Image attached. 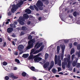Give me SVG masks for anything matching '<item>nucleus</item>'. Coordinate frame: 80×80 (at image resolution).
<instances>
[{
	"instance_id": "obj_1",
	"label": "nucleus",
	"mask_w": 80,
	"mask_h": 80,
	"mask_svg": "<svg viewBox=\"0 0 80 80\" xmlns=\"http://www.w3.org/2000/svg\"><path fill=\"white\" fill-rule=\"evenodd\" d=\"M43 48H44V45H43L41 47L39 50H37L35 51V49H32L31 50V52L30 53L31 55L28 58V59H29V60H33L34 58V61L35 62H40V61L42 60V58L38 57L40 55V53L37 54L34 57L32 54H37V53H39L40 52H41V51L43 50Z\"/></svg>"
},
{
	"instance_id": "obj_2",
	"label": "nucleus",
	"mask_w": 80,
	"mask_h": 80,
	"mask_svg": "<svg viewBox=\"0 0 80 80\" xmlns=\"http://www.w3.org/2000/svg\"><path fill=\"white\" fill-rule=\"evenodd\" d=\"M14 3H17L16 6L14 4H11L10 6V8H12L11 10L12 13H15V12L17 11V9L18 7H20V6L23 3V2L22 1V0H16L14 2Z\"/></svg>"
},
{
	"instance_id": "obj_3",
	"label": "nucleus",
	"mask_w": 80,
	"mask_h": 80,
	"mask_svg": "<svg viewBox=\"0 0 80 80\" xmlns=\"http://www.w3.org/2000/svg\"><path fill=\"white\" fill-rule=\"evenodd\" d=\"M25 18L28 19V16L27 14H24L22 17H20L19 19L18 20V22H19L21 25H24V22H25Z\"/></svg>"
},
{
	"instance_id": "obj_4",
	"label": "nucleus",
	"mask_w": 80,
	"mask_h": 80,
	"mask_svg": "<svg viewBox=\"0 0 80 80\" xmlns=\"http://www.w3.org/2000/svg\"><path fill=\"white\" fill-rule=\"evenodd\" d=\"M67 58H65L64 59L63 61L64 62H68V68H70L71 65V61H70V55L68 54L67 55Z\"/></svg>"
},
{
	"instance_id": "obj_5",
	"label": "nucleus",
	"mask_w": 80,
	"mask_h": 80,
	"mask_svg": "<svg viewBox=\"0 0 80 80\" xmlns=\"http://www.w3.org/2000/svg\"><path fill=\"white\" fill-rule=\"evenodd\" d=\"M35 42V40L34 39H32V40H30L28 42V46L26 48V50H29L31 48H32L33 47V43Z\"/></svg>"
},
{
	"instance_id": "obj_6",
	"label": "nucleus",
	"mask_w": 80,
	"mask_h": 80,
	"mask_svg": "<svg viewBox=\"0 0 80 80\" xmlns=\"http://www.w3.org/2000/svg\"><path fill=\"white\" fill-rule=\"evenodd\" d=\"M36 5L40 10H43V4L42 2L40 1H38L37 2V3H36Z\"/></svg>"
},
{
	"instance_id": "obj_7",
	"label": "nucleus",
	"mask_w": 80,
	"mask_h": 80,
	"mask_svg": "<svg viewBox=\"0 0 80 80\" xmlns=\"http://www.w3.org/2000/svg\"><path fill=\"white\" fill-rule=\"evenodd\" d=\"M60 47L61 48L62 52L61 55V60H63V55L64 54V51H65V45H62V44H61L60 45Z\"/></svg>"
},
{
	"instance_id": "obj_8",
	"label": "nucleus",
	"mask_w": 80,
	"mask_h": 80,
	"mask_svg": "<svg viewBox=\"0 0 80 80\" xmlns=\"http://www.w3.org/2000/svg\"><path fill=\"white\" fill-rule=\"evenodd\" d=\"M43 45V43L40 42H37L35 46V48L37 47L36 48H38L41 47V45Z\"/></svg>"
},
{
	"instance_id": "obj_9",
	"label": "nucleus",
	"mask_w": 80,
	"mask_h": 80,
	"mask_svg": "<svg viewBox=\"0 0 80 80\" xmlns=\"http://www.w3.org/2000/svg\"><path fill=\"white\" fill-rule=\"evenodd\" d=\"M54 66V61H52L50 63V66L48 68V70H50Z\"/></svg>"
},
{
	"instance_id": "obj_10",
	"label": "nucleus",
	"mask_w": 80,
	"mask_h": 80,
	"mask_svg": "<svg viewBox=\"0 0 80 80\" xmlns=\"http://www.w3.org/2000/svg\"><path fill=\"white\" fill-rule=\"evenodd\" d=\"M24 48V46L22 45H20L18 46V50L19 51H22Z\"/></svg>"
},
{
	"instance_id": "obj_11",
	"label": "nucleus",
	"mask_w": 80,
	"mask_h": 80,
	"mask_svg": "<svg viewBox=\"0 0 80 80\" xmlns=\"http://www.w3.org/2000/svg\"><path fill=\"white\" fill-rule=\"evenodd\" d=\"M58 65L59 66H61V60H60V56H58Z\"/></svg>"
},
{
	"instance_id": "obj_12",
	"label": "nucleus",
	"mask_w": 80,
	"mask_h": 80,
	"mask_svg": "<svg viewBox=\"0 0 80 80\" xmlns=\"http://www.w3.org/2000/svg\"><path fill=\"white\" fill-rule=\"evenodd\" d=\"M50 65V62H47L45 64L43 65V67L44 68H47Z\"/></svg>"
},
{
	"instance_id": "obj_13",
	"label": "nucleus",
	"mask_w": 80,
	"mask_h": 80,
	"mask_svg": "<svg viewBox=\"0 0 80 80\" xmlns=\"http://www.w3.org/2000/svg\"><path fill=\"white\" fill-rule=\"evenodd\" d=\"M13 29L12 28H9L7 29V31L8 33H10L13 32Z\"/></svg>"
},
{
	"instance_id": "obj_14",
	"label": "nucleus",
	"mask_w": 80,
	"mask_h": 80,
	"mask_svg": "<svg viewBox=\"0 0 80 80\" xmlns=\"http://www.w3.org/2000/svg\"><path fill=\"white\" fill-rule=\"evenodd\" d=\"M28 56H29V54H23L22 57L23 58H28Z\"/></svg>"
},
{
	"instance_id": "obj_15",
	"label": "nucleus",
	"mask_w": 80,
	"mask_h": 80,
	"mask_svg": "<svg viewBox=\"0 0 80 80\" xmlns=\"http://www.w3.org/2000/svg\"><path fill=\"white\" fill-rule=\"evenodd\" d=\"M55 64L56 65L58 63V61H57V55H55Z\"/></svg>"
},
{
	"instance_id": "obj_16",
	"label": "nucleus",
	"mask_w": 80,
	"mask_h": 80,
	"mask_svg": "<svg viewBox=\"0 0 80 80\" xmlns=\"http://www.w3.org/2000/svg\"><path fill=\"white\" fill-rule=\"evenodd\" d=\"M25 12L28 14H30L31 13V10L28 9H26L25 10Z\"/></svg>"
},
{
	"instance_id": "obj_17",
	"label": "nucleus",
	"mask_w": 80,
	"mask_h": 80,
	"mask_svg": "<svg viewBox=\"0 0 80 80\" xmlns=\"http://www.w3.org/2000/svg\"><path fill=\"white\" fill-rule=\"evenodd\" d=\"M77 62H75V61H73V63H72V65L73 67H75L76 66V64Z\"/></svg>"
},
{
	"instance_id": "obj_18",
	"label": "nucleus",
	"mask_w": 80,
	"mask_h": 80,
	"mask_svg": "<svg viewBox=\"0 0 80 80\" xmlns=\"http://www.w3.org/2000/svg\"><path fill=\"white\" fill-rule=\"evenodd\" d=\"M76 55H78V57L79 58L80 57V52H77L76 53Z\"/></svg>"
},
{
	"instance_id": "obj_19",
	"label": "nucleus",
	"mask_w": 80,
	"mask_h": 80,
	"mask_svg": "<svg viewBox=\"0 0 80 80\" xmlns=\"http://www.w3.org/2000/svg\"><path fill=\"white\" fill-rule=\"evenodd\" d=\"M75 52V49L74 48H72L71 51V55H72Z\"/></svg>"
},
{
	"instance_id": "obj_20",
	"label": "nucleus",
	"mask_w": 80,
	"mask_h": 80,
	"mask_svg": "<svg viewBox=\"0 0 80 80\" xmlns=\"http://www.w3.org/2000/svg\"><path fill=\"white\" fill-rule=\"evenodd\" d=\"M57 52L58 53H59V52H60V47L59 46L57 47Z\"/></svg>"
},
{
	"instance_id": "obj_21",
	"label": "nucleus",
	"mask_w": 80,
	"mask_h": 80,
	"mask_svg": "<svg viewBox=\"0 0 80 80\" xmlns=\"http://www.w3.org/2000/svg\"><path fill=\"white\" fill-rule=\"evenodd\" d=\"M48 54L47 53H46L45 54V60H47V58H48Z\"/></svg>"
},
{
	"instance_id": "obj_22",
	"label": "nucleus",
	"mask_w": 80,
	"mask_h": 80,
	"mask_svg": "<svg viewBox=\"0 0 80 80\" xmlns=\"http://www.w3.org/2000/svg\"><path fill=\"white\" fill-rule=\"evenodd\" d=\"M22 30H27V28L23 26L22 27Z\"/></svg>"
},
{
	"instance_id": "obj_23",
	"label": "nucleus",
	"mask_w": 80,
	"mask_h": 80,
	"mask_svg": "<svg viewBox=\"0 0 80 80\" xmlns=\"http://www.w3.org/2000/svg\"><path fill=\"white\" fill-rule=\"evenodd\" d=\"M30 69L32 71H35V67L32 66L30 68Z\"/></svg>"
},
{
	"instance_id": "obj_24",
	"label": "nucleus",
	"mask_w": 80,
	"mask_h": 80,
	"mask_svg": "<svg viewBox=\"0 0 80 80\" xmlns=\"http://www.w3.org/2000/svg\"><path fill=\"white\" fill-rule=\"evenodd\" d=\"M62 67L63 69L65 68V63L64 62L62 63Z\"/></svg>"
},
{
	"instance_id": "obj_25",
	"label": "nucleus",
	"mask_w": 80,
	"mask_h": 80,
	"mask_svg": "<svg viewBox=\"0 0 80 80\" xmlns=\"http://www.w3.org/2000/svg\"><path fill=\"white\" fill-rule=\"evenodd\" d=\"M13 75H14L13 73H11L9 74L8 76H9L10 77H12V78L13 77Z\"/></svg>"
},
{
	"instance_id": "obj_26",
	"label": "nucleus",
	"mask_w": 80,
	"mask_h": 80,
	"mask_svg": "<svg viewBox=\"0 0 80 80\" xmlns=\"http://www.w3.org/2000/svg\"><path fill=\"white\" fill-rule=\"evenodd\" d=\"M52 71L54 73H55L56 72H57V70L55 69H53L52 70Z\"/></svg>"
},
{
	"instance_id": "obj_27",
	"label": "nucleus",
	"mask_w": 80,
	"mask_h": 80,
	"mask_svg": "<svg viewBox=\"0 0 80 80\" xmlns=\"http://www.w3.org/2000/svg\"><path fill=\"white\" fill-rule=\"evenodd\" d=\"M10 26L11 27H12L13 28H15V27H16L15 25L14 24H11L10 25Z\"/></svg>"
},
{
	"instance_id": "obj_28",
	"label": "nucleus",
	"mask_w": 80,
	"mask_h": 80,
	"mask_svg": "<svg viewBox=\"0 0 80 80\" xmlns=\"http://www.w3.org/2000/svg\"><path fill=\"white\" fill-rule=\"evenodd\" d=\"M8 11H9V10H8V16H10L11 15H12V13H11V12L9 11L8 12Z\"/></svg>"
},
{
	"instance_id": "obj_29",
	"label": "nucleus",
	"mask_w": 80,
	"mask_h": 80,
	"mask_svg": "<svg viewBox=\"0 0 80 80\" xmlns=\"http://www.w3.org/2000/svg\"><path fill=\"white\" fill-rule=\"evenodd\" d=\"M22 75L23 77H25V76H26V75H27V74L25 72H23L22 73Z\"/></svg>"
},
{
	"instance_id": "obj_30",
	"label": "nucleus",
	"mask_w": 80,
	"mask_h": 80,
	"mask_svg": "<svg viewBox=\"0 0 80 80\" xmlns=\"http://www.w3.org/2000/svg\"><path fill=\"white\" fill-rule=\"evenodd\" d=\"M76 67L77 68H80V63H78L76 64Z\"/></svg>"
},
{
	"instance_id": "obj_31",
	"label": "nucleus",
	"mask_w": 80,
	"mask_h": 80,
	"mask_svg": "<svg viewBox=\"0 0 80 80\" xmlns=\"http://www.w3.org/2000/svg\"><path fill=\"white\" fill-rule=\"evenodd\" d=\"M75 54H73L71 58L72 61L73 60V59H74V57H75Z\"/></svg>"
},
{
	"instance_id": "obj_32",
	"label": "nucleus",
	"mask_w": 80,
	"mask_h": 80,
	"mask_svg": "<svg viewBox=\"0 0 80 80\" xmlns=\"http://www.w3.org/2000/svg\"><path fill=\"white\" fill-rule=\"evenodd\" d=\"M77 13L76 12H75L73 13V15L74 17H77Z\"/></svg>"
},
{
	"instance_id": "obj_33",
	"label": "nucleus",
	"mask_w": 80,
	"mask_h": 80,
	"mask_svg": "<svg viewBox=\"0 0 80 80\" xmlns=\"http://www.w3.org/2000/svg\"><path fill=\"white\" fill-rule=\"evenodd\" d=\"M32 38V36L31 35L29 36L28 38V40H31Z\"/></svg>"
},
{
	"instance_id": "obj_34",
	"label": "nucleus",
	"mask_w": 80,
	"mask_h": 80,
	"mask_svg": "<svg viewBox=\"0 0 80 80\" xmlns=\"http://www.w3.org/2000/svg\"><path fill=\"white\" fill-rule=\"evenodd\" d=\"M30 8L32 10H34V8L33 6H30Z\"/></svg>"
},
{
	"instance_id": "obj_35",
	"label": "nucleus",
	"mask_w": 80,
	"mask_h": 80,
	"mask_svg": "<svg viewBox=\"0 0 80 80\" xmlns=\"http://www.w3.org/2000/svg\"><path fill=\"white\" fill-rule=\"evenodd\" d=\"M15 61L16 62H17L18 63H20V61H19V60L17 59H15Z\"/></svg>"
},
{
	"instance_id": "obj_36",
	"label": "nucleus",
	"mask_w": 80,
	"mask_h": 80,
	"mask_svg": "<svg viewBox=\"0 0 80 80\" xmlns=\"http://www.w3.org/2000/svg\"><path fill=\"white\" fill-rule=\"evenodd\" d=\"M34 7L35 9H36V11H38V8H37V7L35 5H34Z\"/></svg>"
},
{
	"instance_id": "obj_37",
	"label": "nucleus",
	"mask_w": 80,
	"mask_h": 80,
	"mask_svg": "<svg viewBox=\"0 0 80 80\" xmlns=\"http://www.w3.org/2000/svg\"><path fill=\"white\" fill-rule=\"evenodd\" d=\"M2 64L3 65H4V66L7 65V62H3Z\"/></svg>"
},
{
	"instance_id": "obj_38",
	"label": "nucleus",
	"mask_w": 80,
	"mask_h": 80,
	"mask_svg": "<svg viewBox=\"0 0 80 80\" xmlns=\"http://www.w3.org/2000/svg\"><path fill=\"white\" fill-rule=\"evenodd\" d=\"M42 2H46V4H48V0H42Z\"/></svg>"
},
{
	"instance_id": "obj_39",
	"label": "nucleus",
	"mask_w": 80,
	"mask_h": 80,
	"mask_svg": "<svg viewBox=\"0 0 80 80\" xmlns=\"http://www.w3.org/2000/svg\"><path fill=\"white\" fill-rule=\"evenodd\" d=\"M12 78H13L14 79H17V78H18V77L15 76H14V75Z\"/></svg>"
},
{
	"instance_id": "obj_40",
	"label": "nucleus",
	"mask_w": 80,
	"mask_h": 80,
	"mask_svg": "<svg viewBox=\"0 0 80 80\" xmlns=\"http://www.w3.org/2000/svg\"><path fill=\"white\" fill-rule=\"evenodd\" d=\"M5 79L6 80H8L9 79V77L8 76H6L5 77Z\"/></svg>"
},
{
	"instance_id": "obj_41",
	"label": "nucleus",
	"mask_w": 80,
	"mask_h": 80,
	"mask_svg": "<svg viewBox=\"0 0 80 80\" xmlns=\"http://www.w3.org/2000/svg\"><path fill=\"white\" fill-rule=\"evenodd\" d=\"M69 47L70 48H72V43H70L69 44Z\"/></svg>"
},
{
	"instance_id": "obj_42",
	"label": "nucleus",
	"mask_w": 80,
	"mask_h": 80,
	"mask_svg": "<svg viewBox=\"0 0 80 80\" xmlns=\"http://www.w3.org/2000/svg\"><path fill=\"white\" fill-rule=\"evenodd\" d=\"M64 41L66 43H67L68 42V41H69V39H65L64 40Z\"/></svg>"
},
{
	"instance_id": "obj_43",
	"label": "nucleus",
	"mask_w": 80,
	"mask_h": 80,
	"mask_svg": "<svg viewBox=\"0 0 80 80\" xmlns=\"http://www.w3.org/2000/svg\"><path fill=\"white\" fill-rule=\"evenodd\" d=\"M35 32H32L30 33V34L33 35V34H34V35H35Z\"/></svg>"
},
{
	"instance_id": "obj_44",
	"label": "nucleus",
	"mask_w": 80,
	"mask_h": 80,
	"mask_svg": "<svg viewBox=\"0 0 80 80\" xmlns=\"http://www.w3.org/2000/svg\"><path fill=\"white\" fill-rule=\"evenodd\" d=\"M58 72H60V70H61L62 69H61V68H58Z\"/></svg>"
},
{
	"instance_id": "obj_45",
	"label": "nucleus",
	"mask_w": 80,
	"mask_h": 80,
	"mask_svg": "<svg viewBox=\"0 0 80 80\" xmlns=\"http://www.w3.org/2000/svg\"><path fill=\"white\" fill-rule=\"evenodd\" d=\"M14 55H18V52H14Z\"/></svg>"
},
{
	"instance_id": "obj_46",
	"label": "nucleus",
	"mask_w": 80,
	"mask_h": 80,
	"mask_svg": "<svg viewBox=\"0 0 80 80\" xmlns=\"http://www.w3.org/2000/svg\"><path fill=\"white\" fill-rule=\"evenodd\" d=\"M24 32H21L20 35H24Z\"/></svg>"
},
{
	"instance_id": "obj_47",
	"label": "nucleus",
	"mask_w": 80,
	"mask_h": 80,
	"mask_svg": "<svg viewBox=\"0 0 80 80\" xmlns=\"http://www.w3.org/2000/svg\"><path fill=\"white\" fill-rule=\"evenodd\" d=\"M73 45H75V46H76V45H77V42H75L74 43Z\"/></svg>"
},
{
	"instance_id": "obj_48",
	"label": "nucleus",
	"mask_w": 80,
	"mask_h": 80,
	"mask_svg": "<svg viewBox=\"0 0 80 80\" xmlns=\"http://www.w3.org/2000/svg\"><path fill=\"white\" fill-rule=\"evenodd\" d=\"M13 69L14 70H17V67H15L14 68H13Z\"/></svg>"
},
{
	"instance_id": "obj_49",
	"label": "nucleus",
	"mask_w": 80,
	"mask_h": 80,
	"mask_svg": "<svg viewBox=\"0 0 80 80\" xmlns=\"http://www.w3.org/2000/svg\"><path fill=\"white\" fill-rule=\"evenodd\" d=\"M2 41H3L2 38H0V42L2 43Z\"/></svg>"
},
{
	"instance_id": "obj_50",
	"label": "nucleus",
	"mask_w": 80,
	"mask_h": 80,
	"mask_svg": "<svg viewBox=\"0 0 80 80\" xmlns=\"http://www.w3.org/2000/svg\"><path fill=\"white\" fill-rule=\"evenodd\" d=\"M30 23H31V22L30 21H28L27 22V24L28 25H30Z\"/></svg>"
},
{
	"instance_id": "obj_51",
	"label": "nucleus",
	"mask_w": 80,
	"mask_h": 80,
	"mask_svg": "<svg viewBox=\"0 0 80 80\" xmlns=\"http://www.w3.org/2000/svg\"><path fill=\"white\" fill-rule=\"evenodd\" d=\"M13 23H14L13 24L15 25H17V24L18 23H17V22H14Z\"/></svg>"
},
{
	"instance_id": "obj_52",
	"label": "nucleus",
	"mask_w": 80,
	"mask_h": 80,
	"mask_svg": "<svg viewBox=\"0 0 80 80\" xmlns=\"http://www.w3.org/2000/svg\"><path fill=\"white\" fill-rule=\"evenodd\" d=\"M78 58H76L75 60L76 61H75V62H77V61H78Z\"/></svg>"
},
{
	"instance_id": "obj_53",
	"label": "nucleus",
	"mask_w": 80,
	"mask_h": 80,
	"mask_svg": "<svg viewBox=\"0 0 80 80\" xmlns=\"http://www.w3.org/2000/svg\"><path fill=\"white\" fill-rule=\"evenodd\" d=\"M12 37H16L15 35V34H12Z\"/></svg>"
},
{
	"instance_id": "obj_54",
	"label": "nucleus",
	"mask_w": 80,
	"mask_h": 80,
	"mask_svg": "<svg viewBox=\"0 0 80 80\" xmlns=\"http://www.w3.org/2000/svg\"><path fill=\"white\" fill-rule=\"evenodd\" d=\"M32 78H33V79H34V80H36V79H37V78L35 77H32Z\"/></svg>"
},
{
	"instance_id": "obj_55",
	"label": "nucleus",
	"mask_w": 80,
	"mask_h": 80,
	"mask_svg": "<svg viewBox=\"0 0 80 80\" xmlns=\"http://www.w3.org/2000/svg\"><path fill=\"white\" fill-rule=\"evenodd\" d=\"M41 19H42V18H41V17H39L38 18L39 20H41Z\"/></svg>"
},
{
	"instance_id": "obj_56",
	"label": "nucleus",
	"mask_w": 80,
	"mask_h": 80,
	"mask_svg": "<svg viewBox=\"0 0 80 80\" xmlns=\"http://www.w3.org/2000/svg\"><path fill=\"white\" fill-rule=\"evenodd\" d=\"M12 44L13 45H15V43L14 42V41H12Z\"/></svg>"
},
{
	"instance_id": "obj_57",
	"label": "nucleus",
	"mask_w": 80,
	"mask_h": 80,
	"mask_svg": "<svg viewBox=\"0 0 80 80\" xmlns=\"http://www.w3.org/2000/svg\"><path fill=\"white\" fill-rule=\"evenodd\" d=\"M75 71H76V69H75V68H74L73 69V72H75Z\"/></svg>"
},
{
	"instance_id": "obj_58",
	"label": "nucleus",
	"mask_w": 80,
	"mask_h": 80,
	"mask_svg": "<svg viewBox=\"0 0 80 80\" xmlns=\"http://www.w3.org/2000/svg\"><path fill=\"white\" fill-rule=\"evenodd\" d=\"M55 77H56L58 78V77H59V76L58 75H56Z\"/></svg>"
},
{
	"instance_id": "obj_59",
	"label": "nucleus",
	"mask_w": 80,
	"mask_h": 80,
	"mask_svg": "<svg viewBox=\"0 0 80 80\" xmlns=\"http://www.w3.org/2000/svg\"><path fill=\"white\" fill-rule=\"evenodd\" d=\"M8 40H9V41H10L11 39L9 37L8 38Z\"/></svg>"
},
{
	"instance_id": "obj_60",
	"label": "nucleus",
	"mask_w": 80,
	"mask_h": 80,
	"mask_svg": "<svg viewBox=\"0 0 80 80\" xmlns=\"http://www.w3.org/2000/svg\"><path fill=\"white\" fill-rule=\"evenodd\" d=\"M0 60H2V56L0 55Z\"/></svg>"
},
{
	"instance_id": "obj_61",
	"label": "nucleus",
	"mask_w": 80,
	"mask_h": 80,
	"mask_svg": "<svg viewBox=\"0 0 80 80\" xmlns=\"http://www.w3.org/2000/svg\"><path fill=\"white\" fill-rule=\"evenodd\" d=\"M5 45H6V42H4V45H3L4 47H5Z\"/></svg>"
},
{
	"instance_id": "obj_62",
	"label": "nucleus",
	"mask_w": 80,
	"mask_h": 80,
	"mask_svg": "<svg viewBox=\"0 0 80 80\" xmlns=\"http://www.w3.org/2000/svg\"><path fill=\"white\" fill-rule=\"evenodd\" d=\"M9 23V22H8V21H7V22H6V25L7 24H8Z\"/></svg>"
},
{
	"instance_id": "obj_63",
	"label": "nucleus",
	"mask_w": 80,
	"mask_h": 80,
	"mask_svg": "<svg viewBox=\"0 0 80 80\" xmlns=\"http://www.w3.org/2000/svg\"><path fill=\"white\" fill-rule=\"evenodd\" d=\"M42 62L43 63H45V60H42Z\"/></svg>"
},
{
	"instance_id": "obj_64",
	"label": "nucleus",
	"mask_w": 80,
	"mask_h": 80,
	"mask_svg": "<svg viewBox=\"0 0 80 80\" xmlns=\"http://www.w3.org/2000/svg\"><path fill=\"white\" fill-rule=\"evenodd\" d=\"M77 78H79L80 79V77H79L78 76H77Z\"/></svg>"
}]
</instances>
